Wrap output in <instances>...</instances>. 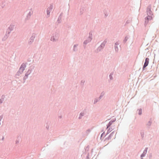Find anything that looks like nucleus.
I'll return each instance as SVG.
<instances>
[{
    "instance_id": "24",
    "label": "nucleus",
    "mask_w": 159,
    "mask_h": 159,
    "mask_svg": "<svg viewBox=\"0 0 159 159\" xmlns=\"http://www.w3.org/2000/svg\"><path fill=\"white\" fill-rule=\"evenodd\" d=\"M85 82V80H82L81 81V83H80V85L82 87L83 86H84V83Z\"/></svg>"
},
{
    "instance_id": "9",
    "label": "nucleus",
    "mask_w": 159,
    "mask_h": 159,
    "mask_svg": "<svg viewBox=\"0 0 159 159\" xmlns=\"http://www.w3.org/2000/svg\"><path fill=\"white\" fill-rule=\"evenodd\" d=\"M152 123V119L151 118L150 119L149 121L146 124V128L147 129H149L150 128V126H151Z\"/></svg>"
},
{
    "instance_id": "12",
    "label": "nucleus",
    "mask_w": 159,
    "mask_h": 159,
    "mask_svg": "<svg viewBox=\"0 0 159 159\" xmlns=\"http://www.w3.org/2000/svg\"><path fill=\"white\" fill-rule=\"evenodd\" d=\"M91 41L90 39L88 38L87 39L85 40L83 42V46L84 48H85L86 47V44Z\"/></svg>"
},
{
    "instance_id": "34",
    "label": "nucleus",
    "mask_w": 159,
    "mask_h": 159,
    "mask_svg": "<svg viewBox=\"0 0 159 159\" xmlns=\"http://www.w3.org/2000/svg\"><path fill=\"white\" fill-rule=\"evenodd\" d=\"M145 154H144V153H143L141 155V156H140V157H141V159H143V157H145Z\"/></svg>"
},
{
    "instance_id": "2",
    "label": "nucleus",
    "mask_w": 159,
    "mask_h": 159,
    "mask_svg": "<svg viewBox=\"0 0 159 159\" xmlns=\"http://www.w3.org/2000/svg\"><path fill=\"white\" fill-rule=\"evenodd\" d=\"M33 68L31 67H30L27 72L25 73L24 76L23 77V80L24 81L28 78V75L32 72Z\"/></svg>"
},
{
    "instance_id": "19",
    "label": "nucleus",
    "mask_w": 159,
    "mask_h": 159,
    "mask_svg": "<svg viewBox=\"0 0 159 159\" xmlns=\"http://www.w3.org/2000/svg\"><path fill=\"white\" fill-rule=\"evenodd\" d=\"M100 100V99H99V98H95L94 99L93 104H95L97 102H99Z\"/></svg>"
},
{
    "instance_id": "20",
    "label": "nucleus",
    "mask_w": 159,
    "mask_h": 159,
    "mask_svg": "<svg viewBox=\"0 0 159 159\" xmlns=\"http://www.w3.org/2000/svg\"><path fill=\"white\" fill-rule=\"evenodd\" d=\"M88 39H90L91 41L92 39V34L91 32H89V36Z\"/></svg>"
},
{
    "instance_id": "33",
    "label": "nucleus",
    "mask_w": 159,
    "mask_h": 159,
    "mask_svg": "<svg viewBox=\"0 0 159 159\" xmlns=\"http://www.w3.org/2000/svg\"><path fill=\"white\" fill-rule=\"evenodd\" d=\"M115 51L116 52H117L118 51V48L117 46H114Z\"/></svg>"
},
{
    "instance_id": "14",
    "label": "nucleus",
    "mask_w": 159,
    "mask_h": 159,
    "mask_svg": "<svg viewBox=\"0 0 159 159\" xmlns=\"http://www.w3.org/2000/svg\"><path fill=\"white\" fill-rule=\"evenodd\" d=\"M62 16V13H61L59 16L57 21L58 23H60L61 22V16Z\"/></svg>"
},
{
    "instance_id": "7",
    "label": "nucleus",
    "mask_w": 159,
    "mask_h": 159,
    "mask_svg": "<svg viewBox=\"0 0 159 159\" xmlns=\"http://www.w3.org/2000/svg\"><path fill=\"white\" fill-rule=\"evenodd\" d=\"M149 60V59L148 58L146 57L145 58L144 64L143 67V71L144 70L145 68L148 66Z\"/></svg>"
},
{
    "instance_id": "22",
    "label": "nucleus",
    "mask_w": 159,
    "mask_h": 159,
    "mask_svg": "<svg viewBox=\"0 0 159 159\" xmlns=\"http://www.w3.org/2000/svg\"><path fill=\"white\" fill-rule=\"evenodd\" d=\"M137 111H138V114L139 115H141L142 114V110L141 108L138 109Z\"/></svg>"
},
{
    "instance_id": "26",
    "label": "nucleus",
    "mask_w": 159,
    "mask_h": 159,
    "mask_svg": "<svg viewBox=\"0 0 159 159\" xmlns=\"http://www.w3.org/2000/svg\"><path fill=\"white\" fill-rule=\"evenodd\" d=\"M20 75H21L20 74V73H19L18 72H17V73H16L15 75V77L16 78H18L19 79V76H20Z\"/></svg>"
},
{
    "instance_id": "17",
    "label": "nucleus",
    "mask_w": 159,
    "mask_h": 159,
    "mask_svg": "<svg viewBox=\"0 0 159 159\" xmlns=\"http://www.w3.org/2000/svg\"><path fill=\"white\" fill-rule=\"evenodd\" d=\"M9 34H7V32H6V34L4 36V37L2 38V40L3 41H5L8 38L9 36Z\"/></svg>"
},
{
    "instance_id": "49",
    "label": "nucleus",
    "mask_w": 159,
    "mask_h": 159,
    "mask_svg": "<svg viewBox=\"0 0 159 159\" xmlns=\"http://www.w3.org/2000/svg\"><path fill=\"white\" fill-rule=\"evenodd\" d=\"M59 118H61V116H59Z\"/></svg>"
},
{
    "instance_id": "25",
    "label": "nucleus",
    "mask_w": 159,
    "mask_h": 159,
    "mask_svg": "<svg viewBox=\"0 0 159 159\" xmlns=\"http://www.w3.org/2000/svg\"><path fill=\"white\" fill-rule=\"evenodd\" d=\"M50 11L49 10H48V9H47V17H49V15L50 14Z\"/></svg>"
},
{
    "instance_id": "48",
    "label": "nucleus",
    "mask_w": 159,
    "mask_h": 159,
    "mask_svg": "<svg viewBox=\"0 0 159 159\" xmlns=\"http://www.w3.org/2000/svg\"><path fill=\"white\" fill-rule=\"evenodd\" d=\"M80 14H82V11H81V9Z\"/></svg>"
},
{
    "instance_id": "38",
    "label": "nucleus",
    "mask_w": 159,
    "mask_h": 159,
    "mask_svg": "<svg viewBox=\"0 0 159 159\" xmlns=\"http://www.w3.org/2000/svg\"><path fill=\"white\" fill-rule=\"evenodd\" d=\"M105 43H104L103 42L101 44L102 46H103V47H104L105 45Z\"/></svg>"
},
{
    "instance_id": "11",
    "label": "nucleus",
    "mask_w": 159,
    "mask_h": 159,
    "mask_svg": "<svg viewBox=\"0 0 159 159\" xmlns=\"http://www.w3.org/2000/svg\"><path fill=\"white\" fill-rule=\"evenodd\" d=\"M114 131L112 132L111 133L108 137L105 138V141H106L111 139L112 137L113 136V135L114 134Z\"/></svg>"
},
{
    "instance_id": "42",
    "label": "nucleus",
    "mask_w": 159,
    "mask_h": 159,
    "mask_svg": "<svg viewBox=\"0 0 159 159\" xmlns=\"http://www.w3.org/2000/svg\"><path fill=\"white\" fill-rule=\"evenodd\" d=\"M4 137L3 136L1 140H2L3 141L4 140Z\"/></svg>"
},
{
    "instance_id": "10",
    "label": "nucleus",
    "mask_w": 159,
    "mask_h": 159,
    "mask_svg": "<svg viewBox=\"0 0 159 159\" xmlns=\"http://www.w3.org/2000/svg\"><path fill=\"white\" fill-rule=\"evenodd\" d=\"M116 118L112 119L109 122V123L107 125L106 129H108L111 126L112 124L116 121Z\"/></svg>"
},
{
    "instance_id": "5",
    "label": "nucleus",
    "mask_w": 159,
    "mask_h": 159,
    "mask_svg": "<svg viewBox=\"0 0 159 159\" xmlns=\"http://www.w3.org/2000/svg\"><path fill=\"white\" fill-rule=\"evenodd\" d=\"M151 5H149L147 7L146 11L147 16H151L152 17H153V15L152 11H151Z\"/></svg>"
},
{
    "instance_id": "28",
    "label": "nucleus",
    "mask_w": 159,
    "mask_h": 159,
    "mask_svg": "<svg viewBox=\"0 0 159 159\" xmlns=\"http://www.w3.org/2000/svg\"><path fill=\"white\" fill-rule=\"evenodd\" d=\"M105 93H104L103 92H102L101 94H100V96L99 97V99H100L102 98L103 97V96H104V94Z\"/></svg>"
},
{
    "instance_id": "16",
    "label": "nucleus",
    "mask_w": 159,
    "mask_h": 159,
    "mask_svg": "<svg viewBox=\"0 0 159 159\" xmlns=\"http://www.w3.org/2000/svg\"><path fill=\"white\" fill-rule=\"evenodd\" d=\"M85 115V113L84 112H81L78 118L79 119H81L82 118V116H84Z\"/></svg>"
},
{
    "instance_id": "50",
    "label": "nucleus",
    "mask_w": 159,
    "mask_h": 159,
    "mask_svg": "<svg viewBox=\"0 0 159 159\" xmlns=\"http://www.w3.org/2000/svg\"><path fill=\"white\" fill-rule=\"evenodd\" d=\"M4 6H2V8H3L4 7Z\"/></svg>"
},
{
    "instance_id": "39",
    "label": "nucleus",
    "mask_w": 159,
    "mask_h": 159,
    "mask_svg": "<svg viewBox=\"0 0 159 159\" xmlns=\"http://www.w3.org/2000/svg\"><path fill=\"white\" fill-rule=\"evenodd\" d=\"M119 44V43L117 42H116L115 43V46H117Z\"/></svg>"
},
{
    "instance_id": "27",
    "label": "nucleus",
    "mask_w": 159,
    "mask_h": 159,
    "mask_svg": "<svg viewBox=\"0 0 159 159\" xmlns=\"http://www.w3.org/2000/svg\"><path fill=\"white\" fill-rule=\"evenodd\" d=\"M53 7V6L52 5V4H50V6H49V7H48V8L47 9H48V10H49L50 11H51Z\"/></svg>"
},
{
    "instance_id": "41",
    "label": "nucleus",
    "mask_w": 159,
    "mask_h": 159,
    "mask_svg": "<svg viewBox=\"0 0 159 159\" xmlns=\"http://www.w3.org/2000/svg\"><path fill=\"white\" fill-rule=\"evenodd\" d=\"M103 42L104 43H105V44H106V43H107V40L106 39H105Z\"/></svg>"
},
{
    "instance_id": "8",
    "label": "nucleus",
    "mask_w": 159,
    "mask_h": 159,
    "mask_svg": "<svg viewBox=\"0 0 159 159\" xmlns=\"http://www.w3.org/2000/svg\"><path fill=\"white\" fill-rule=\"evenodd\" d=\"M36 34L34 33H33L32 36L30 38L29 41L28 42V43L29 44H30L32 43L33 42L34 39L35 37Z\"/></svg>"
},
{
    "instance_id": "44",
    "label": "nucleus",
    "mask_w": 159,
    "mask_h": 159,
    "mask_svg": "<svg viewBox=\"0 0 159 159\" xmlns=\"http://www.w3.org/2000/svg\"><path fill=\"white\" fill-rule=\"evenodd\" d=\"M105 14V17H106L108 16V14Z\"/></svg>"
},
{
    "instance_id": "3",
    "label": "nucleus",
    "mask_w": 159,
    "mask_h": 159,
    "mask_svg": "<svg viewBox=\"0 0 159 159\" xmlns=\"http://www.w3.org/2000/svg\"><path fill=\"white\" fill-rule=\"evenodd\" d=\"M153 18V17H152L151 16H146L144 18V26H146L148 23L149 21L152 20Z\"/></svg>"
},
{
    "instance_id": "29",
    "label": "nucleus",
    "mask_w": 159,
    "mask_h": 159,
    "mask_svg": "<svg viewBox=\"0 0 159 159\" xmlns=\"http://www.w3.org/2000/svg\"><path fill=\"white\" fill-rule=\"evenodd\" d=\"M113 75V73H111L109 75V77L110 78V80H112L113 79V78L112 77V75Z\"/></svg>"
},
{
    "instance_id": "40",
    "label": "nucleus",
    "mask_w": 159,
    "mask_h": 159,
    "mask_svg": "<svg viewBox=\"0 0 159 159\" xmlns=\"http://www.w3.org/2000/svg\"><path fill=\"white\" fill-rule=\"evenodd\" d=\"M129 23V20H127L126 22V23H125V24H128V23Z\"/></svg>"
},
{
    "instance_id": "46",
    "label": "nucleus",
    "mask_w": 159,
    "mask_h": 159,
    "mask_svg": "<svg viewBox=\"0 0 159 159\" xmlns=\"http://www.w3.org/2000/svg\"><path fill=\"white\" fill-rule=\"evenodd\" d=\"M151 157H152V155H149V158L150 159Z\"/></svg>"
},
{
    "instance_id": "1",
    "label": "nucleus",
    "mask_w": 159,
    "mask_h": 159,
    "mask_svg": "<svg viewBox=\"0 0 159 159\" xmlns=\"http://www.w3.org/2000/svg\"><path fill=\"white\" fill-rule=\"evenodd\" d=\"M26 63H23L20 66L19 70L17 72L20 74H21L26 67Z\"/></svg>"
},
{
    "instance_id": "6",
    "label": "nucleus",
    "mask_w": 159,
    "mask_h": 159,
    "mask_svg": "<svg viewBox=\"0 0 159 159\" xmlns=\"http://www.w3.org/2000/svg\"><path fill=\"white\" fill-rule=\"evenodd\" d=\"M15 25L13 24H11L8 28L7 30V34H10L11 32L12 31L15 27Z\"/></svg>"
},
{
    "instance_id": "15",
    "label": "nucleus",
    "mask_w": 159,
    "mask_h": 159,
    "mask_svg": "<svg viewBox=\"0 0 159 159\" xmlns=\"http://www.w3.org/2000/svg\"><path fill=\"white\" fill-rule=\"evenodd\" d=\"M5 98V96L4 95H2L1 96V98L0 99V105H1L2 103H3V102Z\"/></svg>"
},
{
    "instance_id": "32",
    "label": "nucleus",
    "mask_w": 159,
    "mask_h": 159,
    "mask_svg": "<svg viewBox=\"0 0 159 159\" xmlns=\"http://www.w3.org/2000/svg\"><path fill=\"white\" fill-rule=\"evenodd\" d=\"M142 137V139H143V138L144 137V132H141L140 133Z\"/></svg>"
},
{
    "instance_id": "36",
    "label": "nucleus",
    "mask_w": 159,
    "mask_h": 159,
    "mask_svg": "<svg viewBox=\"0 0 159 159\" xmlns=\"http://www.w3.org/2000/svg\"><path fill=\"white\" fill-rule=\"evenodd\" d=\"M105 134V132H103L101 134L100 137V139L102 138V137Z\"/></svg>"
},
{
    "instance_id": "30",
    "label": "nucleus",
    "mask_w": 159,
    "mask_h": 159,
    "mask_svg": "<svg viewBox=\"0 0 159 159\" xmlns=\"http://www.w3.org/2000/svg\"><path fill=\"white\" fill-rule=\"evenodd\" d=\"M148 148H146L143 151V153H144V154H146L147 152V150H148Z\"/></svg>"
},
{
    "instance_id": "47",
    "label": "nucleus",
    "mask_w": 159,
    "mask_h": 159,
    "mask_svg": "<svg viewBox=\"0 0 159 159\" xmlns=\"http://www.w3.org/2000/svg\"><path fill=\"white\" fill-rule=\"evenodd\" d=\"M49 127V126H46V128H47V129H48Z\"/></svg>"
},
{
    "instance_id": "4",
    "label": "nucleus",
    "mask_w": 159,
    "mask_h": 159,
    "mask_svg": "<svg viewBox=\"0 0 159 159\" xmlns=\"http://www.w3.org/2000/svg\"><path fill=\"white\" fill-rule=\"evenodd\" d=\"M59 37V34L57 32L53 34L51 38V40L53 42H55L57 40Z\"/></svg>"
},
{
    "instance_id": "18",
    "label": "nucleus",
    "mask_w": 159,
    "mask_h": 159,
    "mask_svg": "<svg viewBox=\"0 0 159 159\" xmlns=\"http://www.w3.org/2000/svg\"><path fill=\"white\" fill-rule=\"evenodd\" d=\"M104 47L102 46L101 44L100 46L97 48V51L98 52L100 51Z\"/></svg>"
},
{
    "instance_id": "23",
    "label": "nucleus",
    "mask_w": 159,
    "mask_h": 159,
    "mask_svg": "<svg viewBox=\"0 0 159 159\" xmlns=\"http://www.w3.org/2000/svg\"><path fill=\"white\" fill-rule=\"evenodd\" d=\"M78 45V44H75L73 46V51H74L75 52L77 50V49H76L75 48L77 47Z\"/></svg>"
},
{
    "instance_id": "45",
    "label": "nucleus",
    "mask_w": 159,
    "mask_h": 159,
    "mask_svg": "<svg viewBox=\"0 0 159 159\" xmlns=\"http://www.w3.org/2000/svg\"><path fill=\"white\" fill-rule=\"evenodd\" d=\"M89 154H88V155H87V158H88V159H89Z\"/></svg>"
},
{
    "instance_id": "13",
    "label": "nucleus",
    "mask_w": 159,
    "mask_h": 159,
    "mask_svg": "<svg viewBox=\"0 0 159 159\" xmlns=\"http://www.w3.org/2000/svg\"><path fill=\"white\" fill-rule=\"evenodd\" d=\"M30 11L29 13L28 14L26 19H28L29 18H30L31 16V15L33 13V11L32 10V9H30Z\"/></svg>"
},
{
    "instance_id": "35",
    "label": "nucleus",
    "mask_w": 159,
    "mask_h": 159,
    "mask_svg": "<svg viewBox=\"0 0 159 159\" xmlns=\"http://www.w3.org/2000/svg\"><path fill=\"white\" fill-rule=\"evenodd\" d=\"M3 114L2 115L0 116V125L1 124V120L3 118Z\"/></svg>"
},
{
    "instance_id": "43",
    "label": "nucleus",
    "mask_w": 159,
    "mask_h": 159,
    "mask_svg": "<svg viewBox=\"0 0 159 159\" xmlns=\"http://www.w3.org/2000/svg\"><path fill=\"white\" fill-rule=\"evenodd\" d=\"M87 132H90V130L89 129H88L87 130Z\"/></svg>"
},
{
    "instance_id": "21",
    "label": "nucleus",
    "mask_w": 159,
    "mask_h": 159,
    "mask_svg": "<svg viewBox=\"0 0 159 159\" xmlns=\"http://www.w3.org/2000/svg\"><path fill=\"white\" fill-rule=\"evenodd\" d=\"M129 39V36H128L127 35L125 36V38H124V40H123V43H126V41L128 40V39Z\"/></svg>"
},
{
    "instance_id": "37",
    "label": "nucleus",
    "mask_w": 159,
    "mask_h": 159,
    "mask_svg": "<svg viewBox=\"0 0 159 159\" xmlns=\"http://www.w3.org/2000/svg\"><path fill=\"white\" fill-rule=\"evenodd\" d=\"M19 142V140H16V144H18Z\"/></svg>"
},
{
    "instance_id": "31",
    "label": "nucleus",
    "mask_w": 159,
    "mask_h": 159,
    "mask_svg": "<svg viewBox=\"0 0 159 159\" xmlns=\"http://www.w3.org/2000/svg\"><path fill=\"white\" fill-rule=\"evenodd\" d=\"M111 129L110 128H109L108 130H107V133H106V135L104 137H105L108 134H109L111 132Z\"/></svg>"
},
{
    "instance_id": "51",
    "label": "nucleus",
    "mask_w": 159,
    "mask_h": 159,
    "mask_svg": "<svg viewBox=\"0 0 159 159\" xmlns=\"http://www.w3.org/2000/svg\"><path fill=\"white\" fill-rule=\"evenodd\" d=\"M103 131V129L102 130V132Z\"/></svg>"
}]
</instances>
